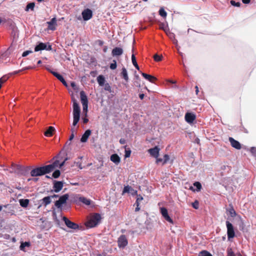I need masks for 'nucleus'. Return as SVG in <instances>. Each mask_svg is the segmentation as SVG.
Here are the masks:
<instances>
[{
    "instance_id": "f257e3e1",
    "label": "nucleus",
    "mask_w": 256,
    "mask_h": 256,
    "mask_svg": "<svg viewBox=\"0 0 256 256\" xmlns=\"http://www.w3.org/2000/svg\"><path fill=\"white\" fill-rule=\"evenodd\" d=\"M72 100L73 102V122L70 131L72 134H74L75 132L74 126L77 124L80 119V108L76 100L74 98H72Z\"/></svg>"
},
{
    "instance_id": "f03ea898",
    "label": "nucleus",
    "mask_w": 256,
    "mask_h": 256,
    "mask_svg": "<svg viewBox=\"0 0 256 256\" xmlns=\"http://www.w3.org/2000/svg\"><path fill=\"white\" fill-rule=\"evenodd\" d=\"M72 100L73 102V122L70 131L72 134H74L75 132L74 126L77 124L80 119V108L76 100L74 98H72Z\"/></svg>"
},
{
    "instance_id": "7ed1b4c3",
    "label": "nucleus",
    "mask_w": 256,
    "mask_h": 256,
    "mask_svg": "<svg viewBox=\"0 0 256 256\" xmlns=\"http://www.w3.org/2000/svg\"><path fill=\"white\" fill-rule=\"evenodd\" d=\"M50 166H43L37 167L32 169L30 172V176L32 177L42 176L50 172Z\"/></svg>"
},
{
    "instance_id": "20e7f679",
    "label": "nucleus",
    "mask_w": 256,
    "mask_h": 256,
    "mask_svg": "<svg viewBox=\"0 0 256 256\" xmlns=\"http://www.w3.org/2000/svg\"><path fill=\"white\" fill-rule=\"evenodd\" d=\"M101 219L102 217L100 214L94 213L88 220L86 226L90 228L95 227L100 222Z\"/></svg>"
},
{
    "instance_id": "39448f33",
    "label": "nucleus",
    "mask_w": 256,
    "mask_h": 256,
    "mask_svg": "<svg viewBox=\"0 0 256 256\" xmlns=\"http://www.w3.org/2000/svg\"><path fill=\"white\" fill-rule=\"evenodd\" d=\"M62 220L64 222L65 224L68 228L74 230H78L79 228V226L77 224L72 222L66 217L63 216Z\"/></svg>"
},
{
    "instance_id": "423d86ee",
    "label": "nucleus",
    "mask_w": 256,
    "mask_h": 256,
    "mask_svg": "<svg viewBox=\"0 0 256 256\" xmlns=\"http://www.w3.org/2000/svg\"><path fill=\"white\" fill-rule=\"evenodd\" d=\"M226 226L227 228V234L228 240L234 238L235 236V232L232 224L228 221H226Z\"/></svg>"
},
{
    "instance_id": "0eeeda50",
    "label": "nucleus",
    "mask_w": 256,
    "mask_h": 256,
    "mask_svg": "<svg viewBox=\"0 0 256 256\" xmlns=\"http://www.w3.org/2000/svg\"><path fill=\"white\" fill-rule=\"evenodd\" d=\"M69 196L68 194H64L59 198V200L55 202L54 205L58 208H61L62 204H65L68 200Z\"/></svg>"
},
{
    "instance_id": "6e6552de",
    "label": "nucleus",
    "mask_w": 256,
    "mask_h": 256,
    "mask_svg": "<svg viewBox=\"0 0 256 256\" xmlns=\"http://www.w3.org/2000/svg\"><path fill=\"white\" fill-rule=\"evenodd\" d=\"M29 170L28 166L17 164V175L26 176L28 174Z\"/></svg>"
},
{
    "instance_id": "1a4fd4ad",
    "label": "nucleus",
    "mask_w": 256,
    "mask_h": 256,
    "mask_svg": "<svg viewBox=\"0 0 256 256\" xmlns=\"http://www.w3.org/2000/svg\"><path fill=\"white\" fill-rule=\"evenodd\" d=\"M160 211L162 217L164 218L166 220L167 222L172 224H174V221L172 220V218L169 216L168 210L166 208H160Z\"/></svg>"
},
{
    "instance_id": "9d476101",
    "label": "nucleus",
    "mask_w": 256,
    "mask_h": 256,
    "mask_svg": "<svg viewBox=\"0 0 256 256\" xmlns=\"http://www.w3.org/2000/svg\"><path fill=\"white\" fill-rule=\"evenodd\" d=\"M44 50H52V46L50 45L47 46L46 44L45 43L40 42L34 48L35 52H38Z\"/></svg>"
},
{
    "instance_id": "9b49d317",
    "label": "nucleus",
    "mask_w": 256,
    "mask_h": 256,
    "mask_svg": "<svg viewBox=\"0 0 256 256\" xmlns=\"http://www.w3.org/2000/svg\"><path fill=\"white\" fill-rule=\"evenodd\" d=\"M118 246L120 248H124L128 244L125 235H121L118 240Z\"/></svg>"
},
{
    "instance_id": "f8f14e48",
    "label": "nucleus",
    "mask_w": 256,
    "mask_h": 256,
    "mask_svg": "<svg viewBox=\"0 0 256 256\" xmlns=\"http://www.w3.org/2000/svg\"><path fill=\"white\" fill-rule=\"evenodd\" d=\"M82 14L84 20L86 21L92 18V12L90 9L87 8L82 11Z\"/></svg>"
},
{
    "instance_id": "ddd939ff",
    "label": "nucleus",
    "mask_w": 256,
    "mask_h": 256,
    "mask_svg": "<svg viewBox=\"0 0 256 256\" xmlns=\"http://www.w3.org/2000/svg\"><path fill=\"white\" fill-rule=\"evenodd\" d=\"M54 76H56L62 84L66 87L68 86V84L63 76L57 72L52 71L50 68H46Z\"/></svg>"
},
{
    "instance_id": "4468645a",
    "label": "nucleus",
    "mask_w": 256,
    "mask_h": 256,
    "mask_svg": "<svg viewBox=\"0 0 256 256\" xmlns=\"http://www.w3.org/2000/svg\"><path fill=\"white\" fill-rule=\"evenodd\" d=\"M185 120L188 124H192L196 118V115L192 112H186L185 114Z\"/></svg>"
},
{
    "instance_id": "2eb2a0df",
    "label": "nucleus",
    "mask_w": 256,
    "mask_h": 256,
    "mask_svg": "<svg viewBox=\"0 0 256 256\" xmlns=\"http://www.w3.org/2000/svg\"><path fill=\"white\" fill-rule=\"evenodd\" d=\"M160 150V148L156 146L154 148H150L148 150L149 154L152 156L157 158L159 156V152Z\"/></svg>"
},
{
    "instance_id": "dca6fc26",
    "label": "nucleus",
    "mask_w": 256,
    "mask_h": 256,
    "mask_svg": "<svg viewBox=\"0 0 256 256\" xmlns=\"http://www.w3.org/2000/svg\"><path fill=\"white\" fill-rule=\"evenodd\" d=\"M63 187V182L60 181H54V191L58 192L62 190Z\"/></svg>"
},
{
    "instance_id": "f3484780",
    "label": "nucleus",
    "mask_w": 256,
    "mask_h": 256,
    "mask_svg": "<svg viewBox=\"0 0 256 256\" xmlns=\"http://www.w3.org/2000/svg\"><path fill=\"white\" fill-rule=\"evenodd\" d=\"M228 140L233 148L237 150H240L241 148V145L238 141L235 140L232 137H230Z\"/></svg>"
},
{
    "instance_id": "a211bd4d",
    "label": "nucleus",
    "mask_w": 256,
    "mask_h": 256,
    "mask_svg": "<svg viewBox=\"0 0 256 256\" xmlns=\"http://www.w3.org/2000/svg\"><path fill=\"white\" fill-rule=\"evenodd\" d=\"M123 54V50L121 48L116 47L112 52V54L113 56H121Z\"/></svg>"
},
{
    "instance_id": "6ab92c4d",
    "label": "nucleus",
    "mask_w": 256,
    "mask_h": 256,
    "mask_svg": "<svg viewBox=\"0 0 256 256\" xmlns=\"http://www.w3.org/2000/svg\"><path fill=\"white\" fill-rule=\"evenodd\" d=\"M48 28L50 30H54L56 29L55 26L56 24V18H53L49 22H47Z\"/></svg>"
},
{
    "instance_id": "aec40b11",
    "label": "nucleus",
    "mask_w": 256,
    "mask_h": 256,
    "mask_svg": "<svg viewBox=\"0 0 256 256\" xmlns=\"http://www.w3.org/2000/svg\"><path fill=\"white\" fill-rule=\"evenodd\" d=\"M92 132L90 130H87L85 131L84 133L82 135L80 138V142H87L88 138L90 136Z\"/></svg>"
},
{
    "instance_id": "412c9836",
    "label": "nucleus",
    "mask_w": 256,
    "mask_h": 256,
    "mask_svg": "<svg viewBox=\"0 0 256 256\" xmlns=\"http://www.w3.org/2000/svg\"><path fill=\"white\" fill-rule=\"evenodd\" d=\"M80 97L82 105L88 104V98L84 91L80 92Z\"/></svg>"
},
{
    "instance_id": "4be33fe9",
    "label": "nucleus",
    "mask_w": 256,
    "mask_h": 256,
    "mask_svg": "<svg viewBox=\"0 0 256 256\" xmlns=\"http://www.w3.org/2000/svg\"><path fill=\"white\" fill-rule=\"evenodd\" d=\"M55 130L54 127L50 126L48 128V130L44 132V136L48 137L52 136L53 134V132Z\"/></svg>"
},
{
    "instance_id": "5701e85b",
    "label": "nucleus",
    "mask_w": 256,
    "mask_h": 256,
    "mask_svg": "<svg viewBox=\"0 0 256 256\" xmlns=\"http://www.w3.org/2000/svg\"><path fill=\"white\" fill-rule=\"evenodd\" d=\"M110 160L115 164H118L120 162V158L117 154H112L110 156Z\"/></svg>"
},
{
    "instance_id": "b1692460",
    "label": "nucleus",
    "mask_w": 256,
    "mask_h": 256,
    "mask_svg": "<svg viewBox=\"0 0 256 256\" xmlns=\"http://www.w3.org/2000/svg\"><path fill=\"white\" fill-rule=\"evenodd\" d=\"M60 160H56L52 164L46 165L47 166H50V172L53 171L56 168L59 167Z\"/></svg>"
},
{
    "instance_id": "393cba45",
    "label": "nucleus",
    "mask_w": 256,
    "mask_h": 256,
    "mask_svg": "<svg viewBox=\"0 0 256 256\" xmlns=\"http://www.w3.org/2000/svg\"><path fill=\"white\" fill-rule=\"evenodd\" d=\"M97 81L100 86H104L106 82L105 78L102 75H100L97 77Z\"/></svg>"
},
{
    "instance_id": "a878e982",
    "label": "nucleus",
    "mask_w": 256,
    "mask_h": 256,
    "mask_svg": "<svg viewBox=\"0 0 256 256\" xmlns=\"http://www.w3.org/2000/svg\"><path fill=\"white\" fill-rule=\"evenodd\" d=\"M30 200L28 199H20L19 202L20 206L22 208H26L29 204Z\"/></svg>"
},
{
    "instance_id": "bb28decb",
    "label": "nucleus",
    "mask_w": 256,
    "mask_h": 256,
    "mask_svg": "<svg viewBox=\"0 0 256 256\" xmlns=\"http://www.w3.org/2000/svg\"><path fill=\"white\" fill-rule=\"evenodd\" d=\"M194 186L196 188V190L197 192L200 191L202 188L201 184L198 182H194ZM190 189L192 191H195V190L192 186L190 187Z\"/></svg>"
},
{
    "instance_id": "cd10ccee",
    "label": "nucleus",
    "mask_w": 256,
    "mask_h": 256,
    "mask_svg": "<svg viewBox=\"0 0 256 256\" xmlns=\"http://www.w3.org/2000/svg\"><path fill=\"white\" fill-rule=\"evenodd\" d=\"M51 197L50 196H46L44 198L42 201V204L44 206H47L48 204H49L51 202L50 200Z\"/></svg>"
},
{
    "instance_id": "c85d7f7f",
    "label": "nucleus",
    "mask_w": 256,
    "mask_h": 256,
    "mask_svg": "<svg viewBox=\"0 0 256 256\" xmlns=\"http://www.w3.org/2000/svg\"><path fill=\"white\" fill-rule=\"evenodd\" d=\"M121 74L123 78L126 80V81L128 82V72L126 68L124 67L122 68Z\"/></svg>"
},
{
    "instance_id": "c756f323",
    "label": "nucleus",
    "mask_w": 256,
    "mask_h": 256,
    "mask_svg": "<svg viewBox=\"0 0 256 256\" xmlns=\"http://www.w3.org/2000/svg\"><path fill=\"white\" fill-rule=\"evenodd\" d=\"M132 62L133 64V65L134 66V67L138 70H139V66H138L136 58L134 54H132Z\"/></svg>"
},
{
    "instance_id": "7c9ffc66",
    "label": "nucleus",
    "mask_w": 256,
    "mask_h": 256,
    "mask_svg": "<svg viewBox=\"0 0 256 256\" xmlns=\"http://www.w3.org/2000/svg\"><path fill=\"white\" fill-rule=\"evenodd\" d=\"M80 202L84 204L87 206H89L90 204V200L84 198V197H80Z\"/></svg>"
},
{
    "instance_id": "2f4dec72",
    "label": "nucleus",
    "mask_w": 256,
    "mask_h": 256,
    "mask_svg": "<svg viewBox=\"0 0 256 256\" xmlns=\"http://www.w3.org/2000/svg\"><path fill=\"white\" fill-rule=\"evenodd\" d=\"M30 246V242H22L20 246V250L23 251H25L26 247H29Z\"/></svg>"
},
{
    "instance_id": "473e14b6",
    "label": "nucleus",
    "mask_w": 256,
    "mask_h": 256,
    "mask_svg": "<svg viewBox=\"0 0 256 256\" xmlns=\"http://www.w3.org/2000/svg\"><path fill=\"white\" fill-rule=\"evenodd\" d=\"M34 6H35L34 2H30L27 4L25 10L27 12L28 11L30 10H33L34 9Z\"/></svg>"
},
{
    "instance_id": "72a5a7b5",
    "label": "nucleus",
    "mask_w": 256,
    "mask_h": 256,
    "mask_svg": "<svg viewBox=\"0 0 256 256\" xmlns=\"http://www.w3.org/2000/svg\"><path fill=\"white\" fill-rule=\"evenodd\" d=\"M158 12L159 14L162 18H166V17L167 13L163 8H161L160 9Z\"/></svg>"
},
{
    "instance_id": "f704fd0d",
    "label": "nucleus",
    "mask_w": 256,
    "mask_h": 256,
    "mask_svg": "<svg viewBox=\"0 0 256 256\" xmlns=\"http://www.w3.org/2000/svg\"><path fill=\"white\" fill-rule=\"evenodd\" d=\"M12 48V46H10L7 50L4 52L0 57V62L1 61V60L4 57L7 56L8 54L10 53V50H11Z\"/></svg>"
},
{
    "instance_id": "c9c22d12",
    "label": "nucleus",
    "mask_w": 256,
    "mask_h": 256,
    "mask_svg": "<svg viewBox=\"0 0 256 256\" xmlns=\"http://www.w3.org/2000/svg\"><path fill=\"white\" fill-rule=\"evenodd\" d=\"M200 256H212V255L206 250H202L199 254Z\"/></svg>"
},
{
    "instance_id": "e433bc0d",
    "label": "nucleus",
    "mask_w": 256,
    "mask_h": 256,
    "mask_svg": "<svg viewBox=\"0 0 256 256\" xmlns=\"http://www.w3.org/2000/svg\"><path fill=\"white\" fill-rule=\"evenodd\" d=\"M60 174V172L59 170H57L54 171V172L52 173V176L55 178H58Z\"/></svg>"
},
{
    "instance_id": "4c0bfd02",
    "label": "nucleus",
    "mask_w": 256,
    "mask_h": 256,
    "mask_svg": "<svg viewBox=\"0 0 256 256\" xmlns=\"http://www.w3.org/2000/svg\"><path fill=\"white\" fill-rule=\"evenodd\" d=\"M229 214L232 217H234L236 216V212L233 208H231L228 210Z\"/></svg>"
},
{
    "instance_id": "58836bf2",
    "label": "nucleus",
    "mask_w": 256,
    "mask_h": 256,
    "mask_svg": "<svg viewBox=\"0 0 256 256\" xmlns=\"http://www.w3.org/2000/svg\"><path fill=\"white\" fill-rule=\"evenodd\" d=\"M104 86V89L105 90L108 91L110 92H112L111 86H110L109 84L106 83Z\"/></svg>"
},
{
    "instance_id": "ea45409f",
    "label": "nucleus",
    "mask_w": 256,
    "mask_h": 256,
    "mask_svg": "<svg viewBox=\"0 0 256 256\" xmlns=\"http://www.w3.org/2000/svg\"><path fill=\"white\" fill-rule=\"evenodd\" d=\"M228 256H236L232 248H228L227 250Z\"/></svg>"
},
{
    "instance_id": "a19ab883",
    "label": "nucleus",
    "mask_w": 256,
    "mask_h": 256,
    "mask_svg": "<svg viewBox=\"0 0 256 256\" xmlns=\"http://www.w3.org/2000/svg\"><path fill=\"white\" fill-rule=\"evenodd\" d=\"M110 68L111 70H115L116 68V60H112V63L110 64Z\"/></svg>"
},
{
    "instance_id": "79ce46f5",
    "label": "nucleus",
    "mask_w": 256,
    "mask_h": 256,
    "mask_svg": "<svg viewBox=\"0 0 256 256\" xmlns=\"http://www.w3.org/2000/svg\"><path fill=\"white\" fill-rule=\"evenodd\" d=\"M131 187L129 186H125L124 188L122 193H126V192H130V191L131 190Z\"/></svg>"
},
{
    "instance_id": "37998d69",
    "label": "nucleus",
    "mask_w": 256,
    "mask_h": 256,
    "mask_svg": "<svg viewBox=\"0 0 256 256\" xmlns=\"http://www.w3.org/2000/svg\"><path fill=\"white\" fill-rule=\"evenodd\" d=\"M230 3L232 6L237 7H239L241 5V4L240 2H236L234 0H230Z\"/></svg>"
},
{
    "instance_id": "c03bdc74",
    "label": "nucleus",
    "mask_w": 256,
    "mask_h": 256,
    "mask_svg": "<svg viewBox=\"0 0 256 256\" xmlns=\"http://www.w3.org/2000/svg\"><path fill=\"white\" fill-rule=\"evenodd\" d=\"M168 26L167 24L164 23H161L160 24V28L163 30L165 32L166 31Z\"/></svg>"
},
{
    "instance_id": "a18cd8bd",
    "label": "nucleus",
    "mask_w": 256,
    "mask_h": 256,
    "mask_svg": "<svg viewBox=\"0 0 256 256\" xmlns=\"http://www.w3.org/2000/svg\"><path fill=\"white\" fill-rule=\"evenodd\" d=\"M162 56H160L157 54H155L154 56V60L156 62L160 61L162 59Z\"/></svg>"
},
{
    "instance_id": "49530a36",
    "label": "nucleus",
    "mask_w": 256,
    "mask_h": 256,
    "mask_svg": "<svg viewBox=\"0 0 256 256\" xmlns=\"http://www.w3.org/2000/svg\"><path fill=\"white\" fill-rule=\"evenodd\" d=\"M146 80H147L150 82H154V81L156 80V77L150 75V77H148Z\"/></svg>"
},
{
    "instance_id": "de8ad7c7",
    "label": "nucleus",
    "mask_w": 256,
    "mask_h": 256,
    "mask_svg": "<svg viewBox=\"0 0 256 256\" xmlns=\"http://www.w3.org/2000/svg\"><path fill=\"white\" fill-rule=\"evenodd\" d=\"M198 206H199V203H198V201H197V200H196L194 202L192 203V206L195 209H198Z\"/></svg>"
},
{
    "instance_id": "09e8293b",
    "label": "nucleus",
    "mask_w": 256,
    "mask_h": 256,
    "mask_svg": "<svg viewBox=\"0 0 256 256\" xmlns=\"http://www.w3.org/2000/svg\"><path fill=\"white\" fill-rule=\"evenodd\" d=\"M8 80V78L6 76H4L0 78V85L2 86V84L4 82Z\"/></svg>"
},
{
    "instance_id": "8fccbe9b",
    "label": "nucleus",
    "mask_w": 256,
    "mask_h": 256,
    "mask_svg": "<svg viewBox=\"0 0 256 256\" xmlns=\"http://www.w3.org/2000/svg\"><path fill=\"white\" fill-rule=\"evenodd\" d=\"M169 156L168 155V154H165L164 156V162H163V164H164L166 163L167 162L168 160H169Z\"/></svg>"
},
{
    "instance_id": "3c124183",
    "label": "nucleus",
    "mask_w": 256,
    "mask_h": 256,
    "mask_svg": "<svg viewBox=\"0 0 256 256\" xmlns=\"http://www.w3.org/2000/svg\"><path fill=\"white\" fill-rule=\"evenodd\" d=\"M131 154L130 150H126L125 151V158H129Z\"/></svg>"
},
{
    "instance_id": "603ef678",
    "label": "nucleus",
    "mask_w": 256,
    "mask_h": 256,
    "mask_svg": "<svg viewBox=\"0 0 256 256\" xmlns=\"http://www.w3.org/2000/svg\"><path fill=\"white\" fill-rule=\"evenodd\" d=\"M32 52V51H31V50H26L22 53V56H23V57L26 56Z\"/></svg>"
},
{
    "instance_id": "864d4df0",
    "label": "nucleus",
    "mask_w": 256,
    "mask_h": 256,
    "mask_svg": "<svg viewBox=\"0 0 256 256\" xmlns=\"http://www.w3.org/2000/svg\"><path fill=\"white\" fill-rule=\"evenodd\" d=\"M173 36V42L175 44V45L178 46V42L176 39L175 38V35L174 34H172Z\"/></svg>"
},
{
    "instance_id": "5fc2aeb1",
    "label": "nucleus",
    "mask_w": 256,
    "mask_h": 256,
    "mask_svg": "<svg viewBox=\"0 0 256 256\" xmlns=\"http://www.w3.org/2000/svg\"><path fill=\"white\" fill-rule=\"evenodd\" d=\"M156 162L157 164H158L160 162H164V159L162 158H158V157L157 158H156Z\"/></svg>"
},
{
    "instance_id": "6e6d98bb",
    "label": "nucleus",
    "mask_w": 256,
    "mask_h": 256,
    "mask_svg": "<svg viewBox=\"0 0 256 256\" xmlns=\"http://www.w3.org/2000/svg\"><path fill=\"white\" fill-rule=\"evenodd\" d=\"M67 160H68V158H66L61 163H60L59 168H61L64 165L66 161Z\"/></svg>"
},
{
    "instance_id": "4d7b16f0",
    "label": "nucleus",
    "mask_w": 256,
    "mask_h": 256,
    "mask_svg": "<svg viewBox=\"0 0 256 256\" xmlns=\"http://www.w3.org/2000/svg\"><path fill=\"white\" fill-rule=\"evenodd\" d=\"M142 200H143V197L141 195H140V194L137 195V198H136L137 201L140 202Z\"/></svg>"
},
{
    "instance_id": "13d9d810",
    "label": "nucleus",
    "mask_w": 256,
    "mask_h": 256,
    "mask_svg": "<svg viewBox=\"0 0 256 256\" xmlns=\"http://www.w3.org/2000/svg\"><path fill=\"white\" fill-rule=\"evenodd\" d=\"M88 104L82 105V108H83L84 111H85L86 112L88 111Z\"/></svg>"
},
{
    "instance_id": "bf43d9fd",
    "label": "nucleus",
    "mask_w": 256,
    "mask_h": 256,
    "mask_svg": "<svg viewBox=\"0 0 256 256\" xmlns=\"http://www.w3.org/2000/svg\"><path fill=\"white\" fill-rule=\"evenodd\" d=\"M250 150L252 154H256V148L252 147Z\"/></svg>"
},
{
    "instance_id": "052dcab7",
    "label": "nucleus",
    "mask_w": 256,
    "mask_h": 256,
    "mask_svg": "<svg viewBox=\"0 0 256 256\" xmlns=\"http://www.w3.org/2000/svg\"><path fill=\"white\" fill-rule=\"evenodd\" d=\"M142 76L146 79L148 77H150V74H146V73L142 72L141 73Z\"/></svg>"
},
{
    "instance_id": "680f3d73",
    "label": "nucleus",
    "mask_w": 256,
    "mask_h": 256,
    "mask_svg": "<svg viewBox=\"0 0 256 256\" xmlns=\"http://www.w3.org/2000/svg\"><path fill=\"white\" fill-rule=\"evenodd\" d=\"M70 85H71V86L74 88V89H76V86L74 82H72L70 83Z\"/></svg>"
},
{
    "instance_id": "e2e57ef3",
    "label": "nucleus",
    "mask_w": 256,
    "mask_h": 256,
    "mask_svg": "<svg viewBox=\"0 0 256 256\" xmlns=\"http://www.w3.org/2000/svg\"><path fill=\"white\" fill-rule=\"evenodd\" d=\"M120 144H124L126 143V140L124 138H120Z\"/></svg>"
},
{
    "instance_id": "0e129e2a",
    "label": "nucleus",
    "mask_w": 256,
    "mask_h": 256,
    "mask_svg": "<svg viewBox=\"0 0 256 256\" xmlns=\"http://www.w3.org/2000/svg\"><path fill=\"white\" fill-rule=\"evenodd\" d=\"M76 166L78 167V168L82 170V164L81 162H77Z\"/></svg>"
},
{
    "instance_id": "69168bd1",
    "label": "nucleus",
    "mask_w": 256,
    "mask_h": 256,
    "mask_svg": "<svg viewBox=\"0 0 256 256\" xmlns=\"http://www.w3.org/2000/svg\"><path fill=\"white\" fill-rule=\"evenodd\" d=\"M74 134H71V135L70 136V138H69V141H71L74 138Z\"/></svg>"
},
{
    "instance_id": "338daca9",
    "label": "nucleus",
    "mask_w": 256,
    "mask_h": 256,
    "mask_svg": "<svg viewBox=\"0 0 256 256\" xmlns=\"http://www.w3.org/2000/svg\"><path fill=\"white\" fill-rule=\"evenodd\" d=\"M242 2L244 4H248L250 3V0H242Z\"/></svg>"
},
{
    "instance_id": "774afa93",
    "label": "nucleus",
    "mask_w": 256,
    "mask_h": 256,
    "mask_svg": "<svg viewBox=\"0 0 256 256\" xmlns=\"http://www.w3.org/2000/svg\"><path fill=\"white\" fill-rule=\"evenodd\" d=\"M144 96V94H139V97L141 100H142Z\"/></svg>"
}]
</instances>
